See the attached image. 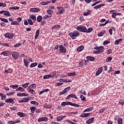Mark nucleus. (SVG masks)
<instances>
[{
	"instance_id": "obj_19",
	"label": "nucleus",
	"mask_w": 124,
	"mask_h": 124,
	"mask_svg": "<svg viewBox=\"0 0 124 124\" xmlns=\"http://www.w3.org/2000/svg\"><path fill=\"white\" fill-rule=\"evenodd\" d=\"M65 117H66V116H58V117H57L56 120H57V122H61V121H62V120H63V118H65Z\"/></svg>"
},
{
	"instance_id": "obj_64",
	"label": "nucleus",
	"mask_w": 124,
	"mask_h": 124,
	"mask_svg": "<svg viewBox=\"0 0 124 124\" xmlns=\"http://www.w3.org/2000/svg\"><path fill=\"white\" fill-rule=\"evenodd\" d=\"M116 16H117L116 15V13H113L111 15L112 18H113V19H115L116 18Z\"/></svg>"
},
{
	"instance_id": "obj_35",
	"label": "nucleus",
	"mask_w": 124,
	"mask_h": 124,
	"mask_svg": "<svg viewBox=\"0 0 124 124\" xmlns=\"http://www.w3.org/2000/svg\"><path fill=\"white\" fill-rule=\"evenodd\" d=\"M36 88V85L35 84H32L31 85H30L29 87H28V89H35Z\"/></svg>"
},
{
	"instance_id": "obj_58",
	"label": "nucleus",
	"mask_w": 124,
	"mask_h": 124,
	"mask_svg": "<svg viewBox=\"0 0 124 124\" xmlns=\"http://www.w3.org/2000/svg\"><path fill=\"white\" fill-rule=\"evenodd\" d=\"M39 11H40V10H39V9L34 8V10H33L34 13H36V12H39Z\"/></svg>"
},
{
	"instance_id": "obj_63",
	"label": "nucleus",
	"mask_w": 124,
	"mask_h": 124,
	"mask_svg": "<svg viewBox=\"0 0 124 124\" xmlns=\"http://www.w3.org/2000/svg\"><path fill=\"white\" fill-rule=\"evenodd\" d=\"M21 44H20V43L16 44L14 45V48L20 47V46H21Z\"/></svg>"
},
{
	"instance_id": "obj_32",
	"label": "nucleus",
	"mask_w": 124,
	"mask_h": 124,
	"mask_svg": "<svg viewBox=\"0 0 124 124\" xmlns=\"http://www.w3.org/2000/svg\"><path fill=\"white\" fill-rule=\"evenodd\" d=\"M42 16H38L37 17V21L38 23H40L42 21Z\"/></svg>"
},
{
	"instance_id": "obj_28",
	"label": "nucleus",
	"mask_w": 124,
	"mask_h": 124,
	"mask_svg": "<svg viewBox=\"0 0 124 124\" xmlns=\"http://www.w3.org/2000/svg\"><path fill=\"white\" fill-rule=\"evenodd\" d=\"M39 36V29H37L36 31L35 32V39H37V37Z\"/></svg>"
},
{
	"instance_id": "obj_9",
	"label": "nucleus",
	"mask_w": 124,
	"mask_h": 124,
	"mask_svg": "<svg viewBox=\"0 0 124 124\" xmlns=\"http://www.w3.org/2000/svg\"><path fill=\"white\" fill-rule=\"evenodd\" d=\"M0 14H3L4 16H7L8 17L11 16V14L8 11H0Z\"/></svg>"
},
{
	"instance_id": "obj_7",
	"label": "nucleus",
	"mask_w": 124,
	"mask_h": 124,
	"mask_svg": "<svg viewBox=\"0 0 124 124\" xmlns=\"http://www.w3.org/2000/svg\"><path fill=\"white\" fill-rule=\"evenodd\" d=\"M5 37H6V38H9V39H12L13 37H14V34L12 32L6 33Z\"/></svg>"
},
{
	"instance_id": "obj_41",
	"label": "nucleus",
	"mask_w": 124,
	"mask_h": 124,
	"mask_svg": "<svg viewBox=\"0 0 124 124\" xmlns=\"http://www.w3.org/2000/svg\"><path fill=\"white\" fill-rule=\"evenodd\" d=\"M122 40H123V39L120 38L118 40H116L115 42V45H119L120 42H121V41H122Z\"/></svg>"
},
{
	"instance_id": "obj_45",
	"label": "nucleus",
	"mask_w": 124,
	"mask_h": 124,
	"mask_svg": "<svg viewBox=\"0 0 124 124\" xmlns=\"http://www.w3.org/2000/svg\"><path fill=\"white\" fill-rule=\"evenodd\" d=\"M9 9H10V10L14 9L15 10H18V9H20V7L15 6H14V7H10V8H9Z\"/></svg>"
},
{
	"instance_id": "obj_30",
	"label": "nucleus",
	"mask_w": 124,
	"mask_h": 124,
	"mask_svg": "<svg viewBox=\"0 0 124 124\" xmlns=\"http://www.w3.org/2000/svg\"><path fill=\"white\" fill-rule=\"evenodd\" d=\"M29 62V61L27 59L24 60V66L25 67H29V64L28 63Z\"/></svg>"
},
{
	"instance_id": "obj_46",
	"label": "nucleus",
	"mask_w": 124,
	"mask_h": 124,
	"mask_svg": "<svg viewBox=\"0 0 124 124\" xmlns=\"http://www.w3.org/2000/svg\"><path fill=\"white\" fill-rule=\"evenodd\" d=\"M112 60H113V58L110 57H108L106 59V62H111V61H112Z\"/></svg>"
},
{
	"instance_id": "obj_31",
	"label": "nucleus",
	"mask_w": 124,
	"mask_h": 124,
	"mask_svg": "<svg viewBox=\"0 0 124 124\" xmlns=\"http://www.w3.org/2000/svg\"><path fill=\"white\" fill-rule=\"evenodd\" d=\"M17 115L19 116V117H24L26 116V114H25L22 112H18L17 113Z\"/></svg>"
},
{
	"instance_id": "obj_62",
	"label": "nucleus",
	"mask_w": 124,
	"mask_h": 124,
	"mask_svg": "<svg viewBox=\"0 0 124 124\" xmlns=\"http://www.w3.org/2000/svg\"><path fill=\"white\" fill-rule=\"evenodd\" d=\"M10 110H12V111H16L17 110V108L16 107H11L10 108Z\"/></svg>"
},
{
	"instance_id": "obj_11",
	"label": "nucleus",
	"mask_w": 124,
	"mask_h": 124,
	"mask_svg": "<svg viewBox=\"0 0 124 124\" xmlns=\"http://www.w3.org/2000/svg\"><path fill=\"white\" fill-rule=\"evenodd\" d=\"M0 55H3L4 57H8L10 55H11V52L8 50H6L1 52Z\"/></svg>"
},
{
	"instance_id": "obj_10",
	"label": "nucleus",
	"mask_w": 124,
	"mask_h": 124,
	"mask_svg": "<svg viewBox=\"0 0 124 124\" xmlns=\"http://www.w3.org/2000/svg\"><path fill=\"white\" fill-rule=\"evenodd\" d=\"M14 99H15V98H7L5 99V102H6V103H11L12 104H14V103H15Z\"/></svg>"
},
{
	"instance_id": "obj_34",
	"label": "nucleus",
	"mask_w": 124,
	"mask_h": 124,
	"mask_svg": "<svg viewBox=\"0 0 124 124\" xmlns=\"http://www.w3.org/2000/svg\"><path fill=\"white\" fill-rule=\"evenodd\" d=\"M18 87L19 85H13L10 86V88H12V89H13V90H16V89H18Z\"/></svg>"
},
{
	"instance_id": "obj_52",
	"label": "nucleus",
	"mask_w": 124,
	"mask_h": 124,
	"mask_svg": "<svg viewBox=\"0 0 124 124\" xmlns=\"http://www.w3.org/2000/svg\"><path fill=\"white\" fill-rule=\"evenodd\" d=\"M51 78L50 75H45L43 77V79H49V78Z\"/></svg>"
},
{
	"instance_id": "obj_18",
	"label": "nucleus",
	"mask_w": 124,
	"mask_h": 124,
	"mask_svg": "<svg viewBox=\"0 0 124 124\" xmlns=\"http://www.w3.org/2000/svg\"><path fill=\"white\" fill-rule=\"evenodd\" d=\"M86 59L88 61H90V62H93L94 61H95V58L93 56H87L86 57Z\"/></svg>"
},
{
	"instance_id": "obj_29",
	"label": "nucleus",
	"mask_w": 124,
	"mask_h": 124,
	"mask_svg": "<svg viewBox=\"0 0 124 124\" xmlns=\"http://www.w3.org/2000/svg\"><path fill=\"white\" fill-rule=\"evenodd\" d=\"M105 32H106V31L104 30L102 31L100 33H98V36L99 37L103 36Z\"/></svg>"
},
{
	"instance_id": "obj_26",
	"label": "nucleus",
	"mask_w": 124,
	"mask_h": 124,
	"mask_svg": "<svg viewBox=\"0 0 124 124\" xmlns=\"http://www.w3.org/2000/svg\"><path fill=\"white\" fill-rule=\"evenodd\" d=\"M93 107H90L85 109L83 111V113H86V112H90V111H93Z\"/></svg>"
},
{
	"instance_id": "obj_61",
	"label": "nucleus",
	"mask_w": 124,
	"mask_h": 124,
	"mask_svg": "<svg viewBox=\"0 0 124 124\" xmlns=\"http://www.w3.org/2000/svg\"><path fill=\"white\" fill-rule=\"evenodd\" d=\"M78 65L79 66H83L84 65V62H83V60H81L78 63Z\"/></svg>"
},
{
	"instance_id": "obj_22",
	"label": "nucleus",
	"mask_w": 124,
	"mask_h": 124,
	"mask_svg": "<svg viewBox=\"0 0 124 124\" xmlns=\"http://www.w3.org/2000/svg\"><path fill=\"white\" fill-rule=\"evenodd\" d=\"M93 121H94V117H92L90 119H88L87 121H86V124H92L93 123Z\"/></svg>"
},
{
	"instance_id": "obj_1",
	"label": "nucleus",
	"mask_w": 124,
	"mask_h": 124,
	"mask_svg": "<svg viewBox=\"0 0 124 124\" xmlns=\"http://www.w3.org/2000/svg\"><path fill=\"white\" fill-rule=\"evenodd\" d=\"M94 50L93 51V54H101V53H103L104 52V46H95L94 47Z\"/></svg>"
},
{
	"instance_id": "obj_8",
	"label": "nucleus",
	"mask_w": 124,
	"mask_h": 124,
	"mask_svg": "<svg viewBox=\"0 0 124 124\" xmlns=\"http://www.w3.org/2000/svg\"><path fill=\"white\" fill-rule=\"evenodd\" d=\"M59 51L61 53H63V54H65L66 53V47H64L62 45L59 46Z\"/></svg>"
},
{
	"instance_id": "obj_56",
	"label": "nucleus",
	"mask_w": 124,
	"mask_h": 124,
	"mask_svg": "<svg viewBox=\"0 0 124 124\" xmlns=\"http://www.w3.org/2000/svg\"><path fill=\"white\" fill-rule=\"evenodd\" d=\"M29 92H30L32 94H35V91H34L32 89H29Z\"/></svg>"
},
{
	"instance_id": "obj_6",
	"label": "nucleus",
	"mask_w": 124,
	"mask_h": 124,
	"mask_svg": "<svg viewBox=\"0 0 124 124\" xmlns=\"http://www.w3.org/2000/svg\"><path fill=\"white\" fill-rule=\"evenodd\" d=\"M57 9L59 12L57 13V14H63L65 12L64 8L62 7H57Z\"/></svg>"
},
{
	"instance_id": "obj_17",
	"label": "nucleus",
	"mask_w": 124,
	"mask_h": 124,
	"mask_svg": "<svg viewBox=\"0 0 124 124\" xmlns=\"http://www.w3.org/2000/svg\"><path fill=\"white\" fill-rule=\"evenodd\" d=\"M17 96H29V94L27 93H17Z\"/></svg>"
},
{
	"instance_id": "obj_37",
	"label": "nucleus",
	"mask_w": 124,
	"mask_h": 124,
	"mask_svg": "<svg viewBox=\"0 0 124 124\" xmlns=\"http://www.w3.org/2000/svg\"><path fill=\"white\" fill-rule=\"evenodd\" d=\"M29 85H30V83L27 82L24 84H22V86L23 87V88H24V89H27V88H28V87H29Z\"/></svg>"
},
{
	"instance_id": "obj_4",
	"label": "nucleus",
	"mask_w": 124,
	"mask_h": 124,
	"mask_svg": "<svg viewBox=\"0 0 124 124\" xmlns=\"http://www.w3.org/2000/svg\"><path fill=\"white\" fill-rule=\"evenodd\" d=\"M76 30L78 31H80L81 32H86L87 31V27L84 26H79L76 27Z\"/></svg>"
},
{
	"instance_id": "obj_40",
	"label": "nucleus",
	"mask_w": 124,
	"mask_h": 124,
	"mask_svg": "<svg viewBox=\"0 0 124 124\" xmlns=\"http://www.w3.org/2000/svg\"><path fill=\"white\" fill-rule=\"evenodd\" d=\"M0 20L2 22H4V23H8V20H7V19H6V18L0 17Z\"/></svg>"
},
{
	"instance_id": "obj_13",
	"label": "nucleus",
	"mask_w": 124,
	"mask_h": 124,
	"mask_svg": "<svg viewBox=\"0 0 124 124\" xmlns=\"http://www.w3.org/2000/svg\"><path fill=\"white\" fill-rule=\"evenodd\" d=\"M40 122H48V118L47 117H41L38 119V122L40 123Z\"/></svg>"
},
{
	"instance_id": "obj_3",
	"label": "nucleus",
	"mask_w": 124,
	"mask_h": 124,
	"mask_svg": "<svg viewBox=\"0 0 124 124\" xmlns=\"http://www.w3.org/2000/svg\"><path fill=\"white\" fill-rule=\"evenodd\" d=\"M68 35H70V36H71L72 39L74 40L76 38H77V37L80 36V33H79V31H75L73 32H70L68 34Z\"/></svg>"
},
{
	"instance_id": "obj_42",
	"label": "nucleus",
	"mask_w": 124,
	"mask_h": 124,
	"mask_svg": "<svg viewBox=\"0 0 124 124\" xmlns=\"http://www.w3.org/2000/svg\"><path fill=\"white\" fill-rule=\"evenodd\" d=\"M28 24H29L30 26H32V25H33V22H32V20H31V19L28 18Z\"/></svg>"
},
{
	"instance_id": "obj_38",
	"label": "nucleus",
	"mask_w": 124,
	"mask_h": 124,
	"mask_svg": "<svg viewBox=\"0 0 124 124\" xmlns=\"http://www.w3.org/2000/svg\"><path fill=\"white\" fill-rule=\"evenodd\" d=\"M11 45V44H10V43H2V46H5V47H7V48L10 47Z\"/></svg>"
},
{
	"instance_id": "obj_60",
	"label": "nucleus",
	"mask_w": 124,
	"mask_h": 124,
	"mask_svg": "<svg viewBox=\"0 0 124 124\" xmlns=\"http://www.w3.org/2000/svg\"><path fill=\"white\" fill-rule=\"evenodd\" d=\"M47 13L49 15H51V14H53V11H52L51 10H47L46 11Z\"/></svg>"
},
{
	"instance_id": "obj_55",
	"label": "nucleus",
	"mask_w": 124,
	"mask_h": 124,
	"mask_svg": "<svg viewBox=\"0 0 124 124\" xmlns=\"http://www.w3.org/2000/svg\"><path fill=\"white\" fill-rule=\"evenodd\" d=\"M69 90H70V86H68L67 87H66V88H65L63 91H64L65 93H67L68 91H69Z\"/></svg>"
},
{
	"instance_id": "obj_54",
	"label": "nucleus",
	"mask_w": 124,
	"mask_h": 124,
	"mask_svg": "<svg viewBox=\"0 0 124 124\" xmlns=\"http://www.w3.org/2000/svg\"><path fill=\"white\" fill-rule=\"evenodd\" d=\"M119 104L122 105V106L124 105V100L120 99L119 101Z\"/></svg>"
},
{
	"instance_id": "obj_51",
	"label": "nucleus",
	"mask_w": 124,
	"mask_h": 124,
	"mask_svg": "<svg viewBox=\"0 0 124 124\" xmlns=\"http://www.w3.org/2000/svg\"><path fill=\"white\" fill-rule=\"evenodd\" d=\"M109 43H110V41H108V40H106L103 43V45L104 46H106V45H107V44H109Z\"/></svg>"
},
{
	"instance_id": "obj_2",
	"label": "nucleus",
	"mask_w": 124,
	"mask_h": 124,
	"mask_svg": "<svg viewBox=\"0 0 124 124\" xmlns=\"http://www.w3.org/2000/svg\"><path fill=\"white\" fill-rule=\"evenodd\" d=\"M61 105L64 107V106H66V105H70V106H73L74 107H80V105H78L75 103H72V102L67 101V102H62L61 103Z\"/></svg>"
},
{
	"instance_id": "obj_48",
	"label": "nucleus",
	"mask_w": 124,
	"mask_h": 124,
	"mask_svg": "<svg viewBox=\"0 0 124 124\" xmlns=\"http://www.w3.org/2000/svg\"><path fill=\"white\" fill-rule=\"evenodd\" d=\"M117 122L118 124H123V118H119Z\"/></svg>"
},
{
	"instance_id": "obj_14",
	"label": "nucleus",
	"mask_w": 124,
	"mask_h": 124,
	"mask_svg": "<svg viewBox=\"0 0 124 124\" xmlns=\"http://www.w3.org/2000/svg\"><path fill=\"white\" fill-rule=\"evenodd\" d=\"M102 70H103V68H102V67H99L98 69V70L96 72L95 76H98V75H99V74H100L101 72H102Z\"/></svg>"
},
{
	"instance_id": "obj_50",
	"label": "nucleus",
	"mask_w": 124,
	"mask_h": 124,
	"mask_svg": "<svg viewBox=\"0 0 124 124\" xmlns=\"http://www.w3.org/2000/svg\"><path fill=\"white\" fill-rule=\"evenodd\" d=\"M62 85H63V83L62 82H57L55 84V87H58V86H62Z\"/></svg>"
},
{
	"instance_id": "obj_57",
	"label": "nucleus",
	"mask_w": 124,
	"mask_h": 124,
	"mask_svg": "<svg viewBox=\"0 0 124 124\" xmlns=\"http://www.w3.org/2000/svg\"><path fill=\"white\" fill-rule=\"evenodd\" d=\"M15 93V92H10L9 93H7L6 95H8V96H11L13 94H14Z\"/></svg>"
},
{
	"instance_id": "obj_43",
	"label": "nucleus",
	"mask_w": 124,
	"mask_h": 124,
	"mask_svg": "<svg viewBox=\"0 0 124 124\" xmlns=\"http://www.w3.org/2000/svg\"><path fill=\"white\" fill-rule=\"evenodd\" d=\"M93 31V28H89L88 29H87V33H89L90 32H92Z\"/></svg>"
},
{
	"instance_id": "obj_49",
	"label": "nucleus",
	"mask_w": 124,
	"mask_h": 124,
	"mask_svg": "<svg viewBox=\"0 0 124 124\" xmlns=\"http://www.w3.org/2000/svg\"><path fill=\"white\" fill-rule=\"evenodd\" d=\"M80 98H81V100H82V101H86V97L84 95L81 94L80 95Z\"/></svg>"
},
{
	"instance_id": "obj_47",
	"label": "nucleus",
	"mask_w": 124,
	"mask_h": 124,
	"mask_svg": "<svg viewBox=\"0 0 124 124\" xmlns=\"http://www.w3.org/2000/svg\"><path fill=\"white\" fill-rule=\"evenodd\" d=\"M100 2H102V1L99 0V1H96L92 5V6H95L96 4H98V3H100Z\"/></svg>"
},
{
	"instance_id": "obj_5",
	"label": "nucleus",
	"mask_w": 124,
	"mask_h": 124,
	"mask_svg": "<svg viewBox=\"0 0 124 124\" xmlns=\"http://www.w3.org/2000/svg\"><path fill=\"white\" fill-rule=\"evenodd\" d=\"M12 54V57L14 59V60H18L20 56V54L18 52L13 51L12 53H11Z\"/></svg>"
},
{
	"instance_id": "obj_12",
	"label": "nucleus",
	"mask_w": 124,
	"mask_h": 124,
	"mask_svg": "<svg viewBox=\"0 0 124 124\" xmlns=\"http://www.w3.org/2000/svg\"><path fill=\"white\" fill-rule=\"evenodd\" d=\"M69 98H75V99H78V97H77L75 94L71 93L67 96L66 99H69Z\"/></svg>"
},
{
	"instance_id": "obj_15",
	"label": "nucleus",
	"mask_w": 124,
	"mask_h": 124,
	"mask_svg": "<svg viewBox=\"0 0 124 124\" xmlns=\"http://www.w3.org/2000/svg\"><path fill=\"white\" fill-rule=\"evenodd\" d=\"M25 102H29V99L24 97L18 101V103H23Z\"/></svg>"
},
{
	"instance_id": "obj_16",
	"label": "nucleus",
	"mask_w": 124,
	"mask_h": 124,
	"mask_svg": "<svg viewBox=\"0 0 124 124\" xmlns=\"http://www.w3.org/2000/svg\"><path fill=\"white\" fill-rule=\"evenodd\" d=\"M91 116L90 113H82L80 115V117L81 118H87V117H90Z\"/></svg>"
},
{
	"instance_id": "obj_25",
	"label": "nucleus",
	"mask_w": 124,
	"mask_h": 124,
	"mask_svg": "<svg viewBox=\"0 0 124 124\" xmlns=\"http://www.w3.org/2000/svg\"><path fill=\"white\" fill-rule=\"evenodd\" d=\"M44 107L46 109H51L52 108V105L50 104H46L44 105Z\"/></svg>"
},
{
	"instance_id": "obj_44",
	"label": "nucleus",
	"mask_w": 124,
	"mask_h": 124,
	"mask_svg": "<svg viewBox=\"0 0 124 124\" xmlns=\"http://www.w3.org/2000/svg\"><path fill=\"white\" fill-rule=\"evenodd\" d=\"M11 25H17V26H19V23H18V21H12L11 23Z\"/></svg>"
},
{
	"instance_id": "obj_20",
	"label": "nucleus",
	"mask_w": 124,
	"mask_h": 124,
	"mask_svg": "<svg viewBox=\"0 0 124 124\" xmlns=\"http://www.w3.org/2000/svg\"><path fill=\"white\" fill-rule=\"evenodd\" d=\"M84 47L83 46H80L77 48L78 52H82L84 50Z\"/></svg>"
},
{
	"instance_id": "obj_39",
	"label": "nucleus",
	"mask_w": 124,
	"mask_h": 124,
	"mask_svg": "<svg viewBox=\"0 0 124 124\" xmlns=\"http://www.w3.org/2000/svg\"><path fill=\"white\" fill-rule=\"evenodd\" d=\"M75 75H76V73H75V72L73 73H69L67 74V76L70 77H71L72 76H75Z\"/></svg>"
},
{
	"instance_id": "obj_59",
	"label": "nucleus",
	"mask_w": 124,
	"mask_h": 124,
	"mask_svg": "<svg viewBox=\"0 0 124 124\" xmlns=\"http://www.w3.org/2000/svg\"><path fill=\"white\" fill-rule=\"evenodd\" d=\"M61 28V25H55L52 29H60Z\"/></svg>"
},
{
	"instance_id": "obj_27",
	"label": "nucleus",
	"mask_w": 124,
	"mask_h": 124,
	"mask_svg": "<svg viewBox=\"0 0 124 124\" xmlns=\"http://www.w3.org/2000/svg\"><path fill=\"white\" fill-rule=\"evenodd\" d=\"M16 92L19 91V92H21V93H23V92H25V89H24V88L22 87H19L18 88V89L16 90Z\"/></svg>"
},
{
	"instance_id": "obj_21",
	"label": "nucleus",
	"mask_w": 124,
	"mask_h": 124,
	"mask_svg": "<svg viewBox=\"0 0 124 124\" xmlns=\"http://www.w3.org/2000/svg\"><path fill=\"white\" fill-rule=\"evenodd\" d=\"M87 11L83 13V16H89L92 14L91 10H87Z\"/></svg>"
},
{
	"instance_id": "obj_36",
	"label": "nucleus",
	"mask_w": 124,
	"mask_h": 124,
	"mask_svg": "<svg viewBox=\"0 0 124 124\" xmlns=\"http://www.w3.org/2000/svg\"><path fill=\"white\" fill-rule=\"evenodd\" d=\"M37 66V62H34V63H32L30 65V67L31 68H32V67H34L35 66Z\"/></svg>"
},
{
	"instance_id": "obj_24",
	"label": "nucleus",
	"mask_w": 124,
	"mask_h": 124,
	"mask_svg": "<svg viewBox=\"0 0 124 124\" xmlns=\"http://www.w3.org/2000/svg\"><path fill=\"white\" fill-rule=\"evenodd\" d=\"M30 18L32 20H33V23H35V22H36V16H35V15H31L30 16Z\"/></svg>"
},
{
	"instance_id": "obj_23",
	"label": "nucleus",
	"mask_w": 124,
	"mask_h": 124,
	"mask_svg": "<svg viewBox=\"0 0 124 124\" xmlns=\"http://www.w3.org/2000/svg\"><path fill=\"white\" fill-rule=\"evenodd\" d=\"M102 6H105V4H101L100 5H97L93 7L94 9L97 10L99 8H100Z\"/></svg>"
},
{
	"instance_id": "obj_33",
	"label": "nucleus",
	"mask_w": 124,
	"mask_h": 124,
	"mask_svg": "<svg viewBox=\"0 0 124 124\" xmlns=\"http://www.w3.org/2000/svg\"><path fill=\"white\" fill-rule=\"evenodd\" d=\"M31 113H34V111L36 109V108L35 107H31L30 108Z\"/></svg>"
},
{
	"instance_id": "obj_53",
	"label": "nucleus",
	"mask_w": 124,
	"mask_h": 124,
	"mask_svg": "<svg viewBox=\"0 0 124 124\" xmlns=\"http://www.w3.org/2000/svg\"><path fill=\"white\" fill-rule=\"evenodd\" d=\"M31 104H34V105H38L39 103L35 101H31Z\"/></svg>"
}]
</instances>
